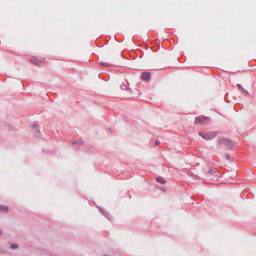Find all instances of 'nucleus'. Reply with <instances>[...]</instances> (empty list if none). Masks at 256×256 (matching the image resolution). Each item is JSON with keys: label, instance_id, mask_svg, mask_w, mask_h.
<instances>
[{"label": "nucleus", "instance_id": "obj_7", "mask_svg": "<svg viewBox=\"0 0 256 256\" xmlns=\"http://www.w3.org/2000/svg\"><path fill=\"white\" fill-rule=\"evenodd\" d=\"M156 180L158 182H160L161 184H164V182H165V181L162 178H157Z\"/></svg>", "mask_w": 256, "mask_h": 256}, {"label": "nucleus", "instance_id": "obj_3", "mask_svg": "<svg viewBox=\"0 0 256 256\" xmlns=\"http://www.w3.org/2000/svg\"><path fill=\"white\" fill-rule=\"evenodd\" d=\"M218 142L220 144H226L228 148H231L232 147L233 145L232 142L228 138H220Z\"/></svg>", "mask_w": 256, "mask_h": 256}, {"label": "nucleus", "instance_id": "obj_2", "mask_svg": "<svg viewBox=\"0 0 256 256\" xmlns=\"http://www.w3.org/2000/svg\"><path fill=\"white\" fill-rule=\"evenodd\" d=\"M198 134L206 140H210L216 136V132H212L204 134L202 132H199Z\"/></svg>", "mask_w": 256, "mask_h": 256}, {"label": "nucleus", "instance_id": "obj_1", "mask_svg": "<svg viewBox=\"0 0 256 256\" xmlns=\"http://www.w3.org/2000/svg\"><path fill=\"white\" fill-rule=\"evenodd\" d=\"M210 122V119L203 116H198L196 118L195 123L196 124H206Z\"/></svg>", "mask_w": 256, "mask_h": 256}, {"label": "nucleus", "instance_id": "obj_5", "mask_svg": "<svg viewBox=\"0 0 256 256\" xmlns=\"http://www.w3.org/2000/svg\"><path fill=\"white\" fill-rule=\"evenodd\" d=\"M150 72H144L142 74V78L144 80L148 81L150 79Z\"/></svg>", "mask_w": 256, "mask_h": 256}, {"label": "nucleus", "instance_id": "obj_8", "mask_svg": "<svg viewBox=\"0 0 256 256\" xmlns=\"http://www.w3.org/2000/svg\"><path fill=\"white\" fill-rule=\"evenodd\" d=\"M100 65L104 66H110V64H108L107 62H100Z\"/></svg>", "mask_w": 256, "mask_h": 256}, {"label": "nucleus", "instance_id": "obj_6", "mask_svg": "<svg viewBox=\"0 0 256 256\" xmlns=\"http://www.w3.org/2000/svg\"><path fill=\"white\" fill-rule=\"evenodd\" d=\"M8 210V207L6 206L0 204V211L7 212Z\"/></svg>", "mask_w": 256, "mask_h": 256}, {"label": "nucleus", "instance_id": "obj_9", "mask_svg": "<svg viewBox=\"0 0 256 256\" xmlns=\"http://www.w3.org/2000/svg\"><path fill=\"white\" fill-rule=\"evenodd\" d=\"M18 246L16 244H12L11 246H10V248H11L12 249H14V248H18Z\"/></svg>", "mask_w": 256, "mask_h": 256}, {"label": "nucleus", "instance_id": "obj_4", "mask_svg": "<svg viewBox=\"0 0 256 256\" xmlns=\"http://www.w3.org/2000/svg\"><path fill=\"white\" fill-rule=\"evenodd\" d=\"M30 61L32 63L36 65L39 64L42 62L41 60H39L34 56L31 57L30 58Z\"/></svg>", "mask_w": 256, "mask_h": 256}, {"label": "nucleus", "instance_id": "obj_11", "mask_svg": "<svg viewBox=\"0 0 256 256\" xmlns=\"http://www.w3.org/2000/svg\"><path fill=\"white\" fill-rule=\"evenodd\" d=\"M156 145H158L160 144L159 141L157 140L155 142Z\"/></svg>", "mask_w": 256, "mask_h": 256}, {"label": "nucleus", "instance_id": "obj_10", "mask_svg": "<svg viewBox=\"0 0 256 256\" xmlns=\"http://www.w3.org/2000/svg\"><path fill=\"white\" fill-rule=\"evenodd\" d=\"M237 86H238V87L239 88V89H242V90H244V92H246V90H244L243 88L242 87V86L240 84H237Z\"/></svg>", "mask_w": 256, "mask_h": 256}]
</instances>
